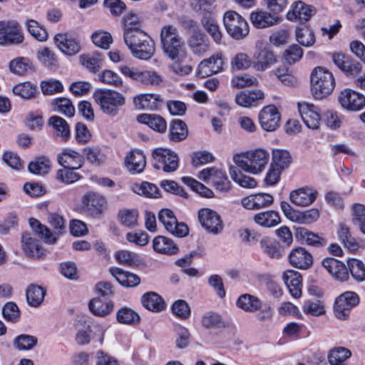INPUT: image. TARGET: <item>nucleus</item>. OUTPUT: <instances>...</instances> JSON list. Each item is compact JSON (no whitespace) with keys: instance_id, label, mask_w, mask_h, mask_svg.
<instances>
[{"instance_id":"obj_1","label":"nucleus","mask_w":365,"mask_h":365,"mask_svg":"<svg viewBox=\"0 0 365 365\" xmlns=\"http://www.w3.org/2000/svg\"><path fill=\"white\" fill-rule=\"evenodd\" d=\"M269 157V153L266 150L257 148L235 154L232 160L243 171L252 175H258L264 170Z\"/></svg>"},{"instance_id":"obj_2","label":"nucleus","mask_w":365,"mask_h":365,"mask_svg":"<svg viewBox=\"0 0 365 365\" xmlns=\"http://www.w3.org/2000/svg\"><path fill=\"white\" fill-rule=\"evenodd\" d=\"M160 41L165 55L171 60L182 61L187 58L185 44L177 28L165 25L160 31Z\"/></svg>"},{"instance_id":"obj_3","label":"nucleus","mask_w":365,"mask_h":365,"mask_svg":"<svg viewBox=\"0 0 365 365\" xmlns=\"http://www.w3.org/2000/svg\"><path fill=\"white\" fill-rule=\"evenodd\" d=\"M93 98L101 111L110 117L117 116L125 103V96L112 89H97L93 92Z\"/></svg>"},{"instance_id":"obj_4","label":"nucleus","mask_w":365,"mask_h":365,"mask_svg":"<svg viewBox=\"0 0 365 365\" xmlns=\"http://www.w3.org/2000/svg\"><path fill=\"white\" fill-rule=\"evenodd\" d=\"M311 90L316 99H322L330 95L335 87V78L333 73L327 68L317 66L310 76Z\"/></svg>"},{"instance_id":"obj_5","label":"nucleus","mask_w":365,"mask_h":365,"mask_svg":"<svg viewBox=\"0 0 365 365\" xmlns=\"http://www.w3.org/2000/svg\"><path fill=\"white\" fill-rule=\"evenodd\" d=\"M48 222L53 229V232L36 219L31 218L29 225L33 231L46 243L54 244L58 237L65 231V220L61 215L52 213L49 215Z\"/></svg>"},{"instance_id":"obj_6","label":"nucleus","mask_w":365,"mask_h":365,"mask_svg":"<svg viewBox=\"0 0 365 365\" xmlns=\"http://www.w3.org/2000/svg\"><path fill=\"white\" fill-rule=\"evenodd\" d=\"M124 41L136 58L148 60L155 53V43L145 31H137L136 35L133 37L128 36Z\"/></svg>"},{"instance_id":"obj_7","label":"nucleus","mask_w":365,"mask_h":365,"mask_svg":"<svg viewBox=\"0 0 365 365\" xmlns=\"http://www.w3.org/2000/svg\"><path fill=\"white\" fill-rule=\"evenodd\" d=\"M223 24L227 33L235 40H242L249 34L250 27L247 20L235 11L225 12Z\"/></svg>"},{"instance_id":"obj_8","label":"nucleus","mask_w":365,"mask_h":365,"mask_svg":"<svg viewBox=\"0 0 365 365\" xmlns=\"http://www.w3.org/2000/svg\"><path fill=\"white\" fill-rule=\"evenodd\" d=\"M277 62V57L268 43L259 40L255 43L252 54L253 67L259 71H265Z\"/></svg>"},{"instance_id":"obj_9","label":"nucleus","mask_w":365,"mask_h":365,"mask_svg":"<svg viewBox=\"0 0 365 365\" xmlns=\"http://www.w3.org/2000/svg\"><path fill=\"white\" fill-rule=\"evenodd\" d=\"M120 72L125 77L147 86H159L163 82V77L154 70L141 71L137 68L122 65Z\"/></svg>"},{"instance_id":"obj_10","label":"nucleus","mask_w":365,"mask_h":365,"mask_svg":"<svg viewBox=\"0 0 365 365\" xmlns=\"http://www.w3.org/2000/svg\"><path fill=\"white\" fill-rule=\"evenodd\" d=\"M152 157L155 161L154 168L157 170H162L165 173H173L179 166V158L173 150L157 148L152 152Z\"/></svg>"},{"instance_id":"obj_11","label":"nucleus","mask_w":365,"mask_h":365,"mask_svg":"<svg viewBox=\"0 0 365 365\" xmlns=\"http://www.w3.org/2000/svg\"><path fill=\"white\" fill-rule=\"evenodd\" d=\"M359 302V297L356 293L347 291L338 296L334 302V313L335 317L341 320L346 319L353 307Z\"/></svg>"},{"instance_id":"obj_12","label":"nucleus","mask_w":365,"mask_h":365,"mask_svg":"<svg viewBox=\"0 0 365 365\" xmlns=\"http://www.w3.org/2000/svg\"><path fill=\"white\" fill-rule=\"evenodd\" d=\"M81 209L83 212L92 216L102 214L107 207L106 198L96 192H88L84 194L81 200Z\"/></svg>"},{"instance_id":"obj_13","label":"nucleus","mask_w":365,"mask_h":365,"mask_svg":"<svg viewBox=\"0 0 365 365\" xmlns=\"http://www.w3.org/2000/svg\"><path fill=\"white\" fill-rule=\"evenodd\" d=\"M158 220L174 236L183 237L188 234L187 226L183 222H178L173 212L169 209H162L158 213Z\"/></svg>"},{"instance_id":"obj_14","label":"nucleus","mask_w":365,"mask_h":365,"mask_svg":"<svg viewBox=\"0 0 365 365\" xmlns=\"http://www.w3.org/2000/svg\"><path fill=\"white\" fill-rule=\"evenodd\" d=\"M24 36L19 25L14 21H0V45L19 44Z\"/></svg>"},{"instance_id":"obj_15","label":"nucleus","mask_w":365,"mask_h":365,"mask_svg":"<svg viewBox=\"0 0 365 365\" xmlns=\"http://www.w3.org/2000/svg\"><path fill=\"white\" fill-rule=\"evenodd\" d=\"M341 107L349 111H359L365 106V96L350 88L342 90L339 96Z\"/></svg>"},{"instance_id":"obj_16","label":"nucleus","mask_w":365,"mask_h":365,"mask_svg":"<svg viewBox=\"0 0 365 365\" xmlns=\"http://www.w3.org/2000/svg\"><path fill=\"white\" fill-rule=\"evenodd\" d=\"M258 118L262 128L272 132L279 127L281 115L275 106L268 105L259 111Z\"/></svg>"},{"instance_id":"obj_17","label":"nucleus","mask_w":365,"mask_h":365,"mask_svg":"<svg viewBox=\"0 0 365 365\" xmlns=\"http://www.w3.org/2000/svg\"><path fill=\"white\" fill-rule=\"evenodd\" d=\"M224 65L222 53L217 52L200 63L197 67V75L201 78H205L217 73L223 70Z\"/></svg>"},{"instance_id":"obj_18","label":"nucleus","mask_w":365,"mask_h":365,"mask_svg":"<svg viewBox=\"0 0 365 365\" xmlns=\"http://www.w3.org/2000/svg\"><path fill=\"white\" fill-rule=\"evenodd\" d=\"M198 218L202 226L209 232L217 234L223 228L220 216L212 210L201 209L198 212Z\"/></svg>"},{"instance_id":"obj_19","label":"nucleus","mask_w":365,"mask_h":365,"mask_svg":"<svg viewBox=\"0 0 365 365\" xmlns=\"http://www.w3.org/2000/svg\"><path fill=\"white\" fill-rule=\"evenodd\" d=\"M298 110L304 123L308 128L317 130L319 128L321 118L317 107L312 103L300 102L298 103Z\"/></svg>"},{"instance_id":"obj_20","label":"nucleus","mask_w":365,"mask_h":365,"mask_svg":"<svg viewBox=\"0 0 365 365\" xmlns=\"http://www.w3.org/2000/svg\"><path fill=\"white\" fill-rule=\"evenodd\" d=\"M54 43L57 48L67 56H74L81 51L79 40L66 33L55 35Z\"/></svg>"},{"instance_id":"obj_21","label":"nucleus","mask_w":365,"mask_h":365,"mask_svg":"<svg viewBox=\"0 0 365 365\" xmlns=\"http://www.w3.org/2000/svg\"><path fill=\"white\" fill-rule=\"evenodd\" d=\"M318 192L309 187H303L289 193L290 201L296 206L304 207L311 205L317 199Z\"/></svg>"},{"instance_id":"obj_22","label":"nucleus","mask_w":365,"mask_h":365,"mask_svg":"<svg viewBox=\"0 0 365 365\" xmlns=\"http://www.w3.org/2000/svg\"><path fill=\"white\" fill-rule=\"evenodd\" d=\"M274 202L272 195L266 192H259L250 195L242 199L241 204L247 210H259L269 207Z\"/></svg>"},{"instance_id":"obj_23","label":"nucleus","mask_w":365,"mask_h":365,"mask_svg":"<svg viewBox=\"0 0 365 365\" xmlns=\"http://www.w3.org/2000/svg\"><path fill=\"white\" fill-rule=\"evenodd\" d=\"M322 264L334 279L340 282L349 279L348 268L344 262L333 257H327L322 260Z\"/></svg>"},{"instance_id":"obj_24","label":"nucleus","mask_w":365,"mask_h":365,"mask_svg":"<svg viewBox=\"0 0 365 365\" xmlns=\"http://www.w3.org/2000/svg\"><path fill=\"white\" fill-rule=\"evenodd\" d=\"M312 255L304 247H297L289 255V262L294 267L299 269H307L313 264Z\"/></svg>"},{"instance_id":"obj_25","label":"nucleus","mask_w":365,"mask_h":365,"mask_svg":"<svg viewBox=\"0 0 365 365\" xmlns=\"http://www.w3.org/2000/svg\"><path fill=\"white\" fill-rule=\"evenodd\" d=\"M282 279L291 295L294 298H299L302 289V279L299 272L293 269H287L284 272Z\"/></svg>"},{"instance_id":"obj_26","label":"nucleus","mask_w":365,"mask_h":365,"mask_svg":"<svg viewBox=\"0 0 365 365\" xmlns=\"http://www.w3.org/2000/svg\"><path fill=\"white\" fill-rule=\"evenodd\" d=\"M264 97V93L261 90H245L236 94L235 101L240 107L250 108L256 106Z\"/></svg>"},{"instance_id":"obj_27","label":"nucleus","mask_w":365,"mask_h":365,"mask_svg":"<svg viewBox=\"0 0 365 365\" xmlns=\"http://www.w3.org/2000/svg\"><path fill=\"white\" fill-rule=\"evenodd\" d=\"M162 103L160 96L155 93L140 94L133 98V105L139 110H155L161 106Z\"/></svg>"},{"instance_id":"obj_28","label":"nucleus","mask_w":365,"mask_h":365,"mask_svg":"<svg viewBox=\"0 0 365 365\" xmlns=\"http://www.w3.org/2000/svg\"><path fill=\"white\" fill-rule=\"evenodd\" d=\"M250 20L255 27L264 29L277 24L279 19L268 11L257 9L251 12Z\"/></svg>"},{"instance_id":"obj_29","label":"nucleus","mask_w":365,"mask_h":365,"mask_svg":"<svg viewBox=\"0 0 365 365\" xmlns=\"http://www.w3.org/2000/svg\"><path fill=\"white\" fill-rule=\"evenodd\" d=\"M58 161L63 167H68L73 169L81 168L84 163L81 154L70 148L64 149L58 155Z\"/></svg>"},{"instance_id":"obj_30","label":"nucleus","mask_w":365,"mask_h":365,"mask_svg":"<svg viewBox=\"0 0 365 365\" xmlns=\"http://www.w3.org/2000/svg\"><path fill=\"white\" fill-rule=\"evenodd\" d=\"M296 239L309 246L320 247L327 244V240L317 233L313 232L305 227H299L295 232Z\"/></svg>"},{"instance_id":"obj_31","label":"nucleus","mask_w":365,"mask_h":365,"mask_svg":"<svg viewBox=\"0 0 365 365\" xmlns=\"http://www.w3.org/2000/svg\"><path fill=\"white\" fill-rule=\"evenodd\" d=\"M125 165L129 172L140 173L146 165L145 156L140 150H132L125 157Z\"/></svg>"},{"instance_id":"obj_32","label":"nucleus","mask_w":365,"mask_h":365,"mask_svg":"<svg viewBox=\"0 0 365 365\" xmlns=\"http://www.w3.org/2000/svg\"><path fill=\"white\" fill-rule=\"evenodd\" d=\"M313 11L314 10L310 6L299 1L292 5L291 9L287 14V18L292 21H307L311 18Z\"/></svg>"},{"instance_id":"obj_33","label":"nucleus","mask_w":365,"mask_h":365,"mask_svg":"<svg viewBox=\"0 0 365 365\" xmlns=\"http://www.w3.org/2000/svg\"><path fill=\"white\" fill-rule=\"evenodd\" d=\"M22 247L28 257L38 259L44 255V250L41 242L36 238L31 237L29 233L23 234Z\"/></svg>"},{"instance_id":"obj_34","label":"nucleus","mask_w":365,"mask_h":365,"mask_svg":"<svg viewBox=\"0 0 365 365\" xmlns=\"http://www.w3.org/2000/svg\"><path fill=\"white\" fill-rule=\"evenodd\" d=\"M261 251L272 259H279L283 255V249L279 242L273 238L265 237L260 240Z\"/></svg>"},{"instance_id":"obj_35","label":"nucleus","mask_w":365,"mask_h":365,"mask_svg":"<svg viewBox=\"0 0 365 365\" xmlns=\"http://www.w3.org/2000/svg\"><path fill=\"white\" fill-rule=\"evenodd\" d=\"M136 120L140 123L148 125L151 129L158 133H164L167 128L165 120L156 114H139L137 115Z\"/></svg>"},{"instance_id":"obj_36","label":"nucleus","mask_w":365,"mask_h":365,"mask_svg":"<svg viewBox=\"0 0 365 365\" xmlns=\"http://www.w3.org/2000/svg\"><path fill=\"white\" fill-rule=\"evenodd\" d=\"M141 303L146 309L153 312H160L166 308L164 299L153 292L144 294L141 298Z\"/></svg>"},{"instance_id":"obj_37","label":"nucleus","mask_w":365,"mask_h":365,"mask_svg":"<svg viewBox=\"0 0 365 365\" xmlns=\"http://www.w3.org/2000/svg\"><path fill=\"white\" fill-rule=\"evenodd\" d=\"M110 272L116 281L123 287H133L140 282V277L137 274L124 271L120 268H111Z\"/></svg>"},{"instance_id":"obj_38","label":"nucleus","mask_w":365,"mask_h":365,"mask_svg":"<svg viewBox=\"0 0 365 365\" xmlns=\"http://www.w3.org/2000/svg\"><path fill=\"white\" fill-rule=\"evenodd\" d=\"M88 308L95 316L104 317L112 312L113 303L110 300H104L96 297L90 301Z\"/></svg>"},{"instance_id":"obj_39","label":"nucleus","mask_w":365,"mask_h":365,"mask_svg":"<svg viewBox=\"0 0 365 365\" xmlns=\"http://www.w3.org/2000/svg\"><path fill=\"white\" fill-rule=\"evenodd\" d=\"M236 305L245 312L253 313L262 308V301L256 296L243 294L238 297Z\"/></svg>"},{"instance_id":"obj_40","label":"nucleus","mask_w":365,"mask_h":365,"mask_svg":"<svg viewBox=\"0 0 365 365\" xmlns=\"http://www.w3.org/2000/svg\"><path fill=\"white\" fill-rule=\"evenodd\" d=\"M351 351L344 346H334L327 354L330 365H346V361L351 356Z\"/></svg>"},{"instance_id":"obj_41","label":"nucleus","mask_w":365,"mask_h":365,"mask_svg":"<svg viewBox=\"0 0 365 365\" xmlns=\"http://www.w3.org/2000/svg\"><path fill=\"white\" fill-rule=\"evenodd\" d=\"M253 220L261 227H272L280 222V217L277 212L267 210L255 214L253 217Z\"/></svg>"},{"instance_id":"obj_42","label":"nucleus","mask_w":365,"mask_h":365,"mask_svg":"<svg viewBox=\"0 0 365 365\" xmlns=\"http://www.w3.org/2000/svg\"><path fill=\"white\" fill-rule=\"evenodd\" d=\"M48 125L53 128V133L63 140L70 137V128L65 119L60 116L53 115L48 120Z\"/></svg>"},{"instance_id":"obj_43","label":"nucleus","mask_w":365,"mask_h":365,"mask_svg":"<svg viewBox=\"0 0 365 365\" xmlns=\"http://www.w3.org/2000/svg\"><path fill=\"white\" fill-rule=\"evenodd\" d=\"M81 63L89 71L96 73L103 66V56L99 52L80 56Z\"/></svg>"},{"instance_id":"obj_44","label":"nucleus","mask_w":365,"mask_h":365,"mask_svg":"<svg viewBox=\"0 0 365 365\" xmlns=\"http://www.w3.org/2000/svg\"><path fill=\"white\" fill-rule=\"evenodd\" d=\"M229 174L232 180L242 187L252 189L257 186V181L254 178L242 173L237 168L230 165Z\"/></svg>"},{"instance_id":"obj_45","label":"nucleus","mask_w":365,"mask_h":365,"mask_svg":"<svg viewBox=\"0 0 365 365\" xmlns=\"http://www.w3.org/2000/svg\"><path fill=\"white\" fill-rule=\"evenodd\" d=\"M124 24V39L128 36L133 37L136 35L137 31H143L140 29L141 21L138 15L133 13H129L123 18Z\"/></svg>"},{"instance_id":"obj_46","label":"nucleus","mask_w":365,"mask_h":365,"mask_svg":"<svg viewBox=\"0 0 365 365\" xmlns=\"http://www.w3.org/2000/svg\"><path fill=\"white\" fill-rule=\"evenodd\" d=\"M153 250L158 253L173 255L177 253L178 247L172 240L164 236H158L153 241Z\"/></svg>"},{"instance_id":"obj_47","label":"nucleus","mask_w":365,"mask_h":365,"mask_svg":"<svg viewBox=\"0 0 365 365\" xmlns=\"http://www.w3.org/2000/svg\"><path fill=\"white\" fill-rule=\"evenodd\" d=\"M26 300L31 307H37L43 302L46 290L41 286L31 284L26 290Z\"/></svg>"},{"instance_id":"obj_48","label":"nucleus","mask_w":365,"mask_h":365,"mask_svg":"<svg viewBox=\"0 0 365 365\" xmlns=\"http://www.w3.org/2000/svg\"><path fill=\"white\" fill-rule=\"evenodd\" d=\"M118 322L127 325H135L140 323L139 314L131 308L124 307L118 310L116 313Z\"/></svg>"},{"instance_id":"obj_49","label":"nucleus","mask_w":365,"mask_h":365,"mask_svg":"<svg viewBox=\"0 0 365 365\" xmlns=\"http://www.w3.org/2000/svg\"><path fill=\"white\" fill-rule=\"evenodd\" d=\"M31 68L32 63L26 57H16L11 60L9 63L10 71L16 75H24Z\"/></svg>"},{"instance_id":"obj_50","label":"nucleus","mask_w":365,"mask_h":365,"mask_svg":"<svg viewBox=\"0 0 365 365\" xmlns=\"http://www.w3.org/2000/svg\"><path fill=\"white\" fill-rule=\"evenodd\" d=\"M188 46L193 53L202 54L208 50L209 44L205 36L202 34H194L188 40Z\"/></svg>"},{"instance_id":"obj_51","label":"nucleus","mask_w":365,"mask_h":365,"mask_svg":"<svg viewBox=\"0 0 365 365\" xmlns=\"http://www.w3.org/2000/svg\"><path fill=\"white\" fill-rule=\"evenodd\" d=\"M202 24L205 29L210 34L214 41L220 44L222 41V32L220 30L217 21L211 16H204L202 19Z\"/></svg>"},{"instance_id":"obj_52","label":"nucleus","mask_w":365,"mask_h":365,"mask_svg":"<svg viewBox=\"0 0 365 365\" xmlns=\"http://www.w3.org/2000/svg\"><path fill=\"white\" fill-rule=\"evenodd\" d=\"M188 134L185 123L179 119L173 120L170 127V138L173 141L184 140Z\"/></svg>"},{"instance_id":"obj_53","label":"nucleus","mask_w":365,"mask_h":365,"mask_svg":"<svg viewBox=\"0 0 365 365\" xmlns=\"http://www.w3.org/2000/svg\"><path fill=\"white\" fill-rule=\"evenodd\" d=\"M302 308L304 314L314 317L323 315L326 312L324 302L319 299L306 300Z\"/></svg>"},{"instance_id":"obj_54","label":"nucleus","mask_w":365,"mask_h":365,"mask_svg":"<svg viewBox=\"0 0 365 365\" xmlns=\"http://www.w3.org/2000/svg\"><path fill=\"white\" fill-rule=\"evenodd\" d=\"M182 182L190 187V189L202 197H212L213 192L201 182L190 177H182Z\"/></svg>"},{"instance_id":"obj_55","label":"nucleus","mask_w":365,"mask_h":365,"mask_svg":"<svg viewBox=\"0 0 365 365\" xmlns=\"http://www.w3.org/2000/svg\"><path fill=\"white\" fill-rule=\"evenodd\" d=\"M292 162L289 153L284 150H274L272 152V165L282 170L287 168Z\"/></svg>"},{"instance_id":"obj_56","label":"nucleus","mask_w":365,"mask_h":365,"mask_svg":"<svg viewBox=\"0 0 365 365\" xmlns=\"http://www.w3.org/2000/svg\"><path fill=\"white\" fill-rule=\"evenodd\" d=\"M348 271L354 279L357 282L365 280V265L364 262L357 259H350L347 261Z\"/></svg>"},{"instance_id":"obj_57","label":"nucleus","mask_w":365,"mask_h":365,"mask_svg":"<svg viewBox=\"0 0 365 365\" xmlns=\"http://www.w3.org/2000/svg\"><path fill=\"white\" fill-rule=\"evenodd\" d=\"M36 91V86L27 81L18 83L13 87L14 94L24 99L34 98Z\"/></svg>"},{"instance_id":"obj_58","label":"nucleus","mask_w":365,"mask_h":365,"mask_svg":"<svg viewBox=\"0 0 365 365\" xmlns=\"http://www.w3.org/2000/svg\"><path fill=\"white\" fill-rule=\"evenodd\" d=\"M51 162L46 157H40L31 162L28 165L29 170L35 175H45L48 173Z\"/></svg>"},{"instance_id":"obj_59","label":"nucleus","mask_w":365,"mask_h":365,"mask_svg":"<svg viewBox=\"0 0 365 365\" xmlns=\"http://www.w3.org/2000/svg\"><path fill=\"white\" fill-rule=\"evenodd\" d=\"M92 42L95 46L103 49H108L113 43L110 34L106 31L98 30L91 35Z\"/></svg>"},{"instance_id":"obj_60","label":"nucleus","mask_w":365,"mask_h":365,"mask_svg":"<svg viewBox=\"0 0 365 365\" xmlns=\"http://www.w3.org/2000/svg\"><path fill=\"white\" fill-rule=\"evenodd\" d=\"M83 154L88 162L96 165L103 164L106 160V155L99 148L86 147Z\"/></svg>"},{"instance_id":"obj_61","label":"nucleus","mask_w":365,"mask_h":365,"mask_svg":"<svg viewBox=\"0 0 365 365\" xmlns=\"http://www.w3.org/2000/svg\"><path fill=\"white\" fill-rule=\"evenodd\" d=\"M101 83L110 85L116 88L123 86V81L121 77L115 72L111 70H104L98 75Z\"/></svg>"},{"instance_id":"obj_62","label":"nucleus","mask_w":365,"mask_h":365,"mask_svg":"<svg viewBox=\"0 0 365 365\" xmlns=\"http://www.w3.org/2000/svg\"><path fill=\"white\" fill-rule=\"evenodd\" d=\"M296 38L299 43L307 47L312 46L315 42L313 31L307 26L297 28L296 29Z\"/></svg>"},{"instance_id":"obj_63","label":"nucleus","mask_w":365,"mask_h":365,"mask_svg":"<svg viewBox=\"0 0 365 365\" xmlns=\"http://www.w3.org/2000/svg\"><path fill=\"white\" fill-rule=\"evenodd\" d=\"M342 120L343 115L333 110H327L322 116V120L326 125L331 130H336L340 128Z\"/></svg>"},{"instance_id":"obj_64","label":"nucleus","mask_w":365,"mask_h":365,"mask_svg":"<svg viewBox=\"0 0 365 365\" xmlns=\"http://www.w3.org/2000/svg\"><path fill=\"white\" fill-rule=\"evenodd\" d=\"M171 310L177 318L182 320L188 319L191 314L189 304L182 299L175 301L171 307Z\"/></svg>"}]
</instances>
